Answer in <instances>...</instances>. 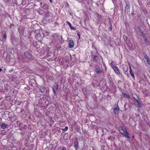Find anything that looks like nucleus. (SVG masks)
<instances>
[{
  "mask_svg": "<svg viewBox=\"0 0 150 150\" xmlns=\"http://www.w3.org/2000/svg\"><path fill=\"white\" fill-rule=\"evenodd\" d=\"M24 55L25 58L28 60H31L33 58L32 55L28 52H25L24 53Z\"/></svg>",
  "mask_w": 150,
  "mask_h": 150,
  "instance_id": "f257e3e1",
  "label": "nucleus"
},
{
  "mask_svg": "<svg viewBox=\"0 0 150 150\" xmlns=\"http://www.w3.org/2000/svg\"><path fill=\"white\" fill-rule=\"evenodd\" d=\"M124 38L125 41L127 43V45L129 47H131L132 46V44L131 42L129 40V39L126 36H125L124 37Z\"/></svg>",
  "mask_w": 150,
  "mask_h": 150,
  "instance_id": "f03ea898",
  "label": "nucleus"
},
{
  "mask_svg": "<svg viewBox=\"0 0 150 150\" xmlns=\"http://www.w3.org/2000/svg\"><path fill=\"white\" fill-rule=\"evenodd\" d=\"M47 100L46 98L45 97H42V98H40L38 100V103L40 104H42L44 103V102L45 103H46L45 100Z\"/></svg>",
  "mask_w": 150,
  "mask_h": 150,
  "instance_id": "7ed1b4c3",
  "label": "nucleus"
},
{
  "mask_svg": "<svg viewBox=\"0 0 150 150\" xmlns=\"http://www.w3.org/2000/svg\"><path fill=\"white\" fill-rule=\"evenodd\" d=\"M125 12H129L130 11V5L129 3H126L125 7Z\"/></svg>",
  "mask_w": 150,
  "mask_h": 150,
  "instance_id": "20e7f679",
  "label": "nucleus"
},
{
  "mask_svg": "<svg viewBox=\"0 0 150 150\" xmlns=\"http://www.w3.org/2000/svg\"><path fill=\"white\" fill-rule=\"evenodd\" d=\"M116 106V105L115 106V107H116V108H114L113 109V111L114 112L115 114L118 115V111L120 110V108L118 105L117 106Z\"/></svg>",
  "mask_w": 150,
  "mask_h": 150,
  "instance_id": "39448f33",
  "label": "nucleus"
},
{
  "mask_svg": "<svg viewBox=\"0 0 150 150\" xmlns=\"http://www.w3.org/2000/svg\"><path fill=\"white\" fill-rule=\"evenodd\" d=\"M112 69L115 73L117 74H120V71L117 66H113Z\"/></svg>",
  "mask_w": 150,
  "mask_h": 150,
  "instance_id": "423d86ee",
  "label": "nucleus"
},
{
  "mask_svg": "<svg viewBox=\"0 0 150 150\" xmlns=\"http://www.w3.org/2000/svg\"><path fill=\"white\" fill-rule=\"evenodd\" d=\"M121 68L123 69L124 72H126L128 70V68L126 65H122L121 66Z\"/></svg>",
  "mask_w": 150,
  "mask_h": 150,
  "instance_id": "0eeeda50",
  "label": "nucleus"
},
{
  "mask_svg": "<svg viewBox=\"0 0 150 150\" xmlns=\"http://www.w3.org/2000/svg\"><path fill=\"white\" fill-rule=\"evenodd\" d=\"M74 147L76 150L78 149V141L77 139L76 140V142L74 143Z\"/></svg>",
  "mask_w": 150,
  "mask_h": 150,
  "instance_id": "6e6552de",
  "label": "nucleus"
},
{
  "mask_svg": "<svg viewBox=\"0 0 150 150\" xmlns=\"http://www.w3.org/2000/svg\"><path fill=\"white\" fill-rule=\"evenodd\" d=\"M129 71H130V73L131 75V76L132 77V78L134 79H135V76L134 74V72L132 71V70L131 69V66H129Z\"/></svg>",
  "mask_w": 150,
  "mask_h": 150,
  "instance_id": "1a4fd4ad",
  "label": "nucleus"
},
{
  "mask_svg": "<svg viewBox=\"0 0 150 150\" xmlns=\"http://www.w3.org/2000/svg\"><path fill=\"white\" fill-rule=\"evenodd\" d=\"M66 23L69 25V26L70 29L71 30H76V28L75 27L72 26L71 23L69 21H67Z\"/></svg>",
  "mask_w": 150,
  "mask_h": 150,
  "instance_id": "9d476101",
  "label": "nucleus"
},
{
  "mask_svg": "<svg viewBox=\"0 0 150 150\" xmlns=\"http://www.w3.org/2000/svg\"><path fill=\"white\" fill-rule=\"evenodd\" d=\"M53 37H56V38H54V40H52V42L54 43L56 42L57 39H58V38H57V36H58V35L57 34H54L53 35Z\"/></svg>",
  "mask_w": 150,
  "mask_h": 150,
  "instance_id": "9b49d317",
  "label": "nucleus"
},
{
  "mask_svg": "<svg viewBox=\"0 0 150 150\" xmlns=\"http://www.w3.org/2000/svg\"><path fill=\"white\" fill-rule=\"evenodd\" d=\"M143 38L144 39L145 43L146 44H147L148 42V41L147 40V37H146L145 35L144 34L142 35Z\"/></svg>",
  "mask_w": 150,
  "mask_h": 150,
  "instance_id": "f8f14e48",
  "label": "nucleus"
},
{
  "mask_svg": "<svg viewBox=\"0 0 150 150\" xmlns=\"http://www.w3.org/2000/svg\"><path fill=\"white\" fill-rule=\"evenodd\" d=\"M39 91L40 92L42 93H44L45 92V88L44 87H42V86H40L38 87Z\"/></svg>",
  "mask_w": 150,
  "mask_h": 150,
  "instance_id": "ddd939ff",
  "label": "nucleus"
},
{
  "mask_svg": "<svg viewBox=\"0 0 150 150\" xmlns=\"http://www.w3.org/2000/svg\"><path fill=\"white\" fill-rule=\"evenodd\" d=\"M95 71L97 74H100L102 72L100 69L99 67L96 69Z\"/></svg>",
  "mask_w": 150,
  "mask_h": 150,
  "instance_id": "4468645a",
  "label": "nucleus"
},
{
  "mask_svg": "<svg viewBox=\"0 0 150 150\" xmlns=\"http://www.w3.org/2000/svg\"><path fill=\"white\" fill-rule=\"evenodd\" d=\"M74 43L73 41L72 40H70L69 41V48H72L74 46Z\"/></svg>",
  "mask_w": 150,
  "mask_h": 150,
  "instance_id": "2eb2a0df",
  "label": "nucleus"
},
{
  "mask_svg": "<svg viewBox=\"0 0 150 150\" xmlns=\"http://www.w3.org/2000/svg\"><path fill=\"white\" fill-rule=\"evenodd\" d=\"M8 125L6 123H3L1 125V127L2 129H5L7 127Z\"/></svg>",
  "mask_w": 150,
  "mask_h": 150,
  "instance_id": "dca6fc26",
  "label": "nucleus"
},
{
  "mask_svg": "<svg viewBox=\"0 0 150 150\" xmlns=\"http://www.w3.org/2000/svg\"><path fill=\"white\" fill-rule=\"evenodd\" d=\"M120 132V133H122L123 135L125 136L126 137H127L129 139H130V138L129 137V134L127 132H126V133H125V134H123V133L121 132Z\"/></svg>",
  "mask_w": 150,
  "mask_h": 150,
  "instance_id": "f3484780",
  "label": "nucleus"
},
{
  "mask_svg": "<svg viewBox=\"0 0 150 150\" xmlns=\"http://www.w3.org/2000/svg\"><path fill=\"white\" fill-rule=\"evenodd\" d=\"M137 29H138L139 33L141 34L142 35L143 34H144V33H143V31L141 30V28L139 26H137Z\"/></svg>",
  "mask_w": 150,
  "mask_h": 150,
  "instance_id": "a211bd4d",
  "label": "nucleus"
},
{
  "mask_svg": "<svg viewBox=\"0 0 150 150\" xmlns=\"http://www.w3.org/2000/svg\"><path fill=\"white\" fill-rule=\"evenodd\" d=\"M122 95H123V96L124 97H125V98H129L130 96H129V95L128 94L126 93L125 92L122 93Z\"/></svg>",
  "mask_w": 150,
  "mask_h": 150,
  "instance_id": "6ab92c4d",
  "label": "nucleus"
},
{
  "mask_svg": "<svg viewBox=\"0 0 150 150\" xmlns=\"http://www.w3.org/2000/svg\"><path fill=\"white\" fill-rule=\"evenodd\" d=\"M143 56L146 60L149 59L148 56L147 55L146 53L145 52H144L143 53Z\"/></svg>",
  "mask_w": 150,
  "mask_h": 150,
  "instance_id": "aec40b11",
  "label": "nucleus"
},
{
  "mask_svg": "<svg viewBox=\"0 0 150 150\" xmlns=\"http://www.w3.org/2000/svg\"><path fill=\"white\" fill-rule=\"evenodd\" d=\"M136 101L137 103V105L139 108L142 107V105L140 103L139 101L137 99H136Z\"/></svg>",
  "mask_w": 150,
  "mask_h": 150,
  "instance_id": "412c9836",
  "label": "nucleus"
},
{
  "mask_svg": "<svg viewBox=\"0 0 150 150\" xmlns=\"http://www.w3.org/2000/svg\"><path fill=\"white\" fill-rule=\"evenodd\" d=\"M120 128L121 130H122L123 131V132L124 131H125V132L126 131L127 129L124 126H121V127H120Z\"/></svg>",
  "mask_w": 150,
  "mask_h": 150,
  "instance_id": "4be33fe9",
  "label": "nucleus"
},
{
  "mask_svg": "<svg viewBox=\"0 0 150 150\" xmlns=\"http://www.w3.org/2000/svg\"><path fill=\"white\" fill-rule=\"evenodd\" d=\"M38 13L40 15H42L44 13V11L42 10H40L38 11Z\"/></svg>",
  "mask_w": 150,
  "mask_h": 150,
  "instance_id": "5701e85b",
  "label": "nucleus"
},
{
  "mask_svg": "<svg viewBox=\"0 0 150 150\" xmlns=\"http://www.w3.org/2000/svg\"><path fill=\"white\" fill-rule=\"evenodd\" d=\"M93 59L94 60L96 61H97L98 59V56L96 55H94V56Z\"/></svg>",
  "mask_w": 150,
  "mask_h": 150,
  "instance_id": "b1692460",
  "label": "nucleus"
},
{
  "mask_svg": "<svg viewBox=\"0 0 150 150\" xmlns=\"http://www.w3.org/2000/svg\"><path fill=\"white\" fill-rule=\"evenodd\" d=\"M52 89H53V91L54 93V95H55L56 94V91L55 90V88L54 87H52Z\"/></svg>",
  "mask_w": 150,
  "mask_h": 150,
  "instance_id": "393cba45",
  "label": "nucleus"
},
{
  "mask_svg": "<svg viewBox=\"0 0 150 150\" xmlns=\"http://www.w3.org/2000/svg\"><path fill=\"white\" fill-rule=\"evenodd\" d=\"M146 60L147 62V64L150 65V59H148Z\"/></svg>",
  "mask_w": 150,
  "mask_h": 150,
  "instance_id": "a878e982",
  "label": "nucleus"
},
{
  "mask_svg": "<svg viewBox=\"0 0 150 150\" xmlns=\"http://www.w3.org/2000/svg\"><path fill=\"white\" fill-rule=\"evenodd\" d=\"M68 129V127H66L65 128L63 129H62L64 131H67Z\"/></svg>",
  "mask_w": 150,
  "mask_h": 150,
  "instance_id": "bb28decb",
  "label": "nucleus"
},
{
  "mask_svg": "<svg viewBox=\"0 0 150 150\" xmlns=\"http://www.w3.org/2000/svg\"><path fill=\"white\" fill-rule=\"evenodd\" d=\"M111 66H112V68H113V66H116V65H115V64H114L113 63H112V62L111 63Z\"/></svg>",
  "mask_w": 150,
  "mask_h": 150,
  "instance_id": "cd10ccee",
  "label": "nucleus"
},
{
  "mask_svg": "<svg viewBox=\"0 0 150 150\" xmlns=\"http://www.w3.org/2000/svg\"><path fill=\"white\" fill-rule=\"evenodd\" d=\"M77 34L78 36L79 37V39H80V34L79 33V32H78L77 33Z\"/></svg>",
  "mask_w": 150,
  "mask_h": 150,
  "instance_id": "c85d7f7f",
  "label": "nucleus"
},
{
  "mask_svg": "<svg viewBox=\"0 0 150 150\" xmlns=\"http://www.w3.org/2000/svg\"><path fill=\"white\" fill-rule=\"evenodd\" d=\"M109 24L110 26H112V23H111V20H109Z\"/></svg>",
  "mask_w": 150,
  "mask_h": 150,
  "instance_id": "c756f323",
  "label": "nucleus"
},
{
  "mask_svg": "<svg viewBox=\"0 0 150 150\" xmlns=\"http://www.w3.org/2000/svg\"><path fill=\"white\" fill-rule=\"evenodd\" d=\"M6 34H4L3 35V38H6Z\"/></svg>",
  "mask_w": 150,
  "mask_h": 150,
  "instance_id": "7c9ffc66",
  "label": "nucleus"
},
{
  "mask_svg": "<svg viewBox=\"0 0 150 150\" xmlns=\"http://www.w3.org/2000/svg\"><path fill=\"white\" fill-rule=\"evenodd\" d=\"M37 36L40 37L41 36V35L40 33H38L37 34Z\"/></svg>",
  "mask_w": 150,
  "mask_h": 150,
  "instance_id": "2f4dec72",
  "label": "nucleus"
},
{
  "mask_svg": "<svg viewBox=\"0 0 150 150\" xmlns=\"http://www.w3.org/2000/svg\"><path fill=\"white\" fill-rule=\"evenodd\" d=\"M61 150H66V148L65 147H63L62 148Z\"/></svg>",
  "mask_w": 150,
  "mask_h": 150,
  "instance_id": "473e14b6",
  "label": "nucleus"
},
{
  "mask_svg": "<svg viewBox=\"0 0 150 150\" xmlns=\"http://www.w3.org/2000/svg\"><path fill=\"white\" fill-rule=\"evenodd\" d=\"M109 29H110L111 30H112V26H110V27L109 28Z\"/></svg>",
  "mask_w": 150,
  "mask_h": 150,
  "instance_id": "72a5a7b5",
  "label": "nucleus"
},
{
  "mask_svg": "<svg viewBox=\"0 0 150 150\" xmlns=\"http://www.w3.org/2000/svg\"><path fill=\"white\" fill-rule=\"evenodd\" d=\"M124 72V73L125 74H127V72ZM127 74V76H128V74Z\"/></svg>",
  "mask_w": 150,
  "mask_h": 150,
  "instance_id": "f704fd0d",
  "label": "nucleus"
},
{
  "mask_svg": "<svg viewBox=\"0 0 150 150\" xmlns=\"http://www.w3.org/2000/svg\"><path fill=\"white\" fill-rule=\"evenodd\" d=\"M50 1V2L51 3H52V0H49Z\"/></svg>",
  "mask_w": 150,
  "mask_h": 150,
  "instance_id": "c9c22d12",
  "label": "nucleus"
},
{
  "mask_svg": "<svg viewBox=\"0 0 150 150\" xmlns=\"http://www.w3.org/2000/svg\"><path fill=\"white\" fill-rule=\"evenodd\" d=\"M126 132H127V130H126V132H125V131H124L123 132H124L123 134H125V133H126Z\"/></svg>",
  "mask_w": 150,
  "mask_h": 150,
  "instance_id": "e433bc0d",
  "label": "nucleus"
},
{
  "mask_svg": "<svg viewBox=\"0 0 150 150\" xmlns=\"http://www.w3.org/2000/svg\"><path fill=\"white\" fill-rule=\"evenodd\" d=\"M2 71V69H1V68H0V72H1V71Z\"/></svg>",
  "mask_w": 150,
  "mask_h": 150,
  "instance_id": "4c0bfd02",
  "label": "nucleus"
},
{
  "mask_svg": "<svg viewBox=\"0 0 150 150\" xmlns=\"http://www.w3.org/2000/svg\"><path fill=\"white\" fill-rule=\"evenodd\" d=\"M133 97V98H134V100H136V99H137V98H135V97Z\"/></svg>",
  "mask_w": 150,
  "mask_h": 150,
  "instance_id": "58836bf2",
  "label": "nucleus"
},
{
  "mask_svg": "<svg viewBox=\"0 0 150 150\" xmlns=\"http://www.w3.org/2000/svg\"><path fill=\"white\" fill-rule=\"evenodd\" d=\"M56 88L57 90L58 89V86H57Z\"/></svg>",
  "mask_w": 150,
  "mask_h": 150,
  "instance_id": "ea45409f",
  "label": "nucleus"
},
{
  "mask_svg": "<svg viewBox=\"0 0 150 150\" xmlns=\"http://www.w3.org/2000/svg\"><path fill=\"white\" fill-rule=\"evenodd\" d=\"M108 19L109 20H111V18H108Z\"/></svg>",
  "mask_w": 150,
  "mask_h": 150,
  "instance_id": "a19ab883",
  "label": "nucleus"
},
{
  "mask_svg": "<svg viewBox=\"0 0 150 150\" xmlns=\"http://www.w3.org/2000/svg\"><path fill=\"white\" fill-rule=\"evenodd\" d=\"M15 117V116L14 115V116H13V118H14Z\"/></svg>",
  "mask_w": 150,
  "mask_h": 150,
  "instance_id": "79ce46f5",
  "label": "nucleus"
},
{
  "mask_svg": "<svg viewBox=\"0 0 150 150\" xmlns=\"http://www.w3.org/2000/svg\"><path fill=\"white\" fill-rule=\"evenodd\" d=\"M14 120V121H15V119H14V120Z\"/></svg>",
  "mask_w": 150,
  "mask_h": 150,
  "instance_id": "37998d69",
  "label": "nucleus"
}]
</instances>
